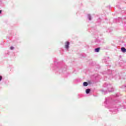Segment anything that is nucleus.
I'll return each instance as SVG.
<instances>
[{
	"mask_svg": "<svg viewBox=\"0 0 126 126\" xmlns=\"http://www.w3.org/2000/svg\"><path fill=\"white\" fill-rule=\"evenodd\" d=\"M69 46V42H68V41L66 42L65 43V48L66 49H68Z\"/></svg>",
	"mask_w": 126,
	"mask_h": 126,
	"instance_id": "f257e3e1",
	"label": "nucleus"
},
{
	"mask_svg": "<svg viewBox=\"0 0 126 126\" xmlns=\"http://www.w3.org/2000/svg\"><path fill=\"white\" fill-rule=\"evenodd\" d=\"M121 51L123 52V53H126V49L125 47H122L121 48Z\"/></svg>",
	"mask_w": 126,
	"mask_h": 126,
	"instance_id": "f03ea898",
	"label": "nucleus"
},
{
	"mask_svg": "<svg viewBox=\"0 0 126 126\" xmlns=\"http://www.w3.org/2000/svg\"><path fill=\"white\" fill-rule=\"evenodd\" d=\"M94 51L95 52V53H99V52L100 51V48H97L94 49Z\"/></svg>",
	"mask_w": 126,
	"mask_h": 126,
	"instance_id": "7ed1b4c3",
	"label": "nucleus"
},
{
	"mask_svg": "<svg viewBox=\"0 0 126 126\" xmlns=\"http://www.w3.org/2000/svg\"><path fill=\"white\" fill-rule=\"evenodd\" d=\"M90 91H91V90L89 89H87L86 90V92L87 94H89V93H90Z\"/></svg>",
	"mask_w": 126,
	"mask_h": 126,
	"instance_id": "20e7f679",
	"label": "nucleus"
},
{
	"mask_svg": "<svg viewBox=\"0 0 126 126\" xmlns=\"http://www.w3.org/2000/svg\"><path fill=\"white\" fill-rule=\"evenodd\" d=\"M83 85H84V86H87L88 85V83L87 82H84V83H83Z\"/></svg>",
	"mask_w": 126,
	"mask_h": 126,
	"instance_id": "39448f33",
	"label": "nucleus"
},
{
	"mask_svg": "<svg viewBox=\"0 0 126 126\" xmlns=\"http://www.w3.org/2000/svg\"><path fill=\"white\" fill-rule=\"evenodd\" d=\"M2 79V77L1 76H0V81H1Z\"/></svg>",
	"mask_w": 126,
	"mask_h": 126,
	"instance_id": "423d86ee",
	"label": "nucleus"
},
{
	"mask_svg": "<svg viewBox=\"0 0 126 126\" xmlns=\"http://www.w3.org/2000/svg\"><path fill=\"white\" fill-rule=\"evenodd\" d=\"M10 49H11V50H13L14 49V48L13 47L11 46L10 47Z\"/></svg>",
	"mask_w": 126,
	"mask_h": 126,
	"instance_id": "0eeeda50",
	"label": "nucleus"
},
{
	"mask_svg": "<svg viewBox=\"0 0 126 126\" xmlns=\"http://www.w3.org/2000/svg\"><path fill=\"white\" fill-rule=\"evenodd\" d=\"M89 20H91V16H90L89 17Z\"/></svg>",
	"mask_w": 126,
	"mask_h": 126,
	"instance_id": "6e6552de",
	"label": "nucleus"
},
{
	"mask_svg": "<svg viewBox=\"0 0 126 126\" xmlns=\"http://www.w3.org/2000/svg\"><path fill=\"white\" fill-rule=\"evenodd\" d=\"M1 13V10H0V14Z\"/></svg>",
	"mask_w": 126,
	"mask_h": 126,
	"instance_id": "1a4fd4ad",
	"label": "nucleus"
}]
</instances>
